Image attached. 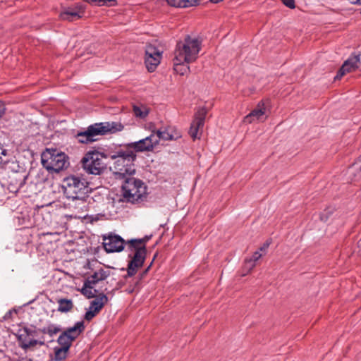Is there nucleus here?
I'll return each mask as SVG.
<instances>
[{
	"instance_id": "37998d69",
	"label": "nucleus",
	"mask_w": 361,
	"mask_h": 361,
	"mask_svg": "<svg viewBox=\"0 0 361 361\" xmlns=\"http://www.w3.org/2000/svg\"><path fill=\"white\" fill-rule=\"evenodd\" d=\"M102 0H89V4H97L98 6H101Z\"/></svg>"
},
{
	"instance_id": "7c9ffc66",
	"label": "nucleus",
	"mask_w": 361,
	"mask_h": 361,
	"mask_svg": "<svg viewBox=\"0 0 361 361\" xmlns=\"http://www.w3.org/2000/svg\"><path fill=\"white\" fill-rule=\"evenodd\" d=\"M262 257V254L259 251L253 253L250 259L245 260V265L247 266L249 270L252 269L255 266V262Z\"/></svg>"
},
{
	"instance_id": "c756f323",
	"label": "nucleus",
	"mask_w": 361,
	"mask_h": 361,
	"mask_svg": "<svg viewBox=\"0 0 361 361\" xmlns=\"http://www.w3.org/2000/svg\"><path fill=\"white\" fill-rule=\"evenodd\" d=\"M94 286H90V287L86 286L85 281H84L83 287L81 289L82 293L85 295L87 298H97V293L98 292L97 290L94 289Z\"/></svg>"
},
{
	"instance_id": "aec40b11",
	"label": "nucleus",
	"mask_w": 361,
	"mask_h": 361,
	"mask_svg": "<svg viewBox=\"0 0 361 361\" xmlns=\"http://www.w3.org/2000/svg\"><path fill=\"white\" fill-rule=\"evenodd\" d=\"M89 197L87 195H78L75 198H69L72 200L69 204L77 209L78 212H83L87 207V200Z\"/></svg>"
},
{
	"instance_id": "79ce46f5",
	"label": "nucleus",
	"mask_w": 361,
	"mask_h": 361,
	"mask_svg": "<svg viewBox=\"0 0 361 361\" xmlns=\"http://www.w3.org/2000/svg\"><path fill=\"white\" fill-rule=\"evenodd\" d=\"M5 106L4 104H0V118L3 116V115L5 114Z\"/></svg>"
},
{
	"instance_id": "58836bf2",
	"label": "nucleus",
	"mask_w": 361,
	"mask_h": 361,
	"mask_svg": "<svg viewBox=\"0 0 361 361\" xmlns=\"http://www.w3.org/2000/svg\"><path fill=\"white\" fill-rule=\"evenodd\" d=\"M331 213V211L330 212H324L320 214V219L323 221H326L329 218V214Z\"/></svg>"
},
{
	"instance_id": "c85d7f7f",
	"label": "nucleus",
	"mask_w": 361,
	"mask_h": 361,
	"mask_svg": "<svg viewBox=\"0 0 361 361\" xmlns=\"http://www.w3.org/2000/svg\"><path fill=\"white\" fill-rule=\"evenodd\" d=\"M207 109L204 107L200 108L195 114L194 122L198 123V126H204Z\"/></svg>"
},
{
	"instance_id": "0eeeda50",
	"label": "nucleus",
	"mask_w": 361,
	"mask_h": 361,
	"mask_svg": "<svg viewBox=\"0 0 361 361\" xmlns=\"http://www.w3.org/2000/svg\"><path fill=\"white\" fill-rule=\"evenodd\" d=\"M124 126L120 122H101L89 126L87 129L90 137L97 135H106L122 131Z\"/></svg>"
},
{
	"instance_id": "f03ea898",
	"label": "nucleus",
	"mask_w": 361,
	"mask_h": 361,
	"mask_svg": "<svg viewBox=\"0 0 361 361\" xmlns=\"http://www.w3.org/2000/svg\"><path fill=\"white\" fill-rule=\"evenodd\" d=\"M121 179L122 195L125 202L135 204L147 201L149 194L147 186L142 180L133 177V175Z\"/></svg>"
},
{
	"instance_id": "6e6552de",
	"label": "nucleus",
	"mask_w": 361,
	"mask_h": 361,
	"mask_svg": "<svg viewBox=\"0 0 361 361\" xmlns=\"http://www.w3.org/2000/svg\"><path fill=\"white\" fill-rule=\"evenodd\" d=\"M85 326L83 321L77 322L72 327L63 331L57 339L61 347L70 349L73 342L85 331Z\"/></svg>"
},
{
	"instance_id": "ddd939ff",
	"label": "nucleus",
	"mask_w": 361,
	"mask_h": 361,
	"mask_svg": "<svg viewBox=\"0 0 361 361\" xmlns=\"http://www.w3.org/2000/svg\"><path fill=\"white\" fill-rule=\"evenodd\" d=\"M108 156L111 159H123L127 162H135L137 159V154L131 147H128V143L119 147L114 152L109 154Z\"/></svg>"
},
{
	"instance_id": "9b49d317",
	"label": "nucleus",
	"mask_w": 361,
	"mask_h": 361,
	"mask_svg": "<svg viewBox=\"0 0 361 361\" xmlns=\"http://www.w3.org/2000/svg\"><path fill=\"white\" fill-rule=\"evenodd\" d=\"M161 52L155 47L149 45L145 51V63L149 72H153L160 63Z\"/></svg>"
},
{
	"instance_id": "393cba45",
	"label": "nucleus",
	"mask_w": 361,
	"mask_h": 361,
	"mask_svg": "<svg viewBox=\"0 0 361 361\" xmlns=\"http://www.w3.org/2000/svg\"><path fill=\"white\" fill-rule=\"evenodd\" d=\"M58 311L61 312H68L73 307V303L71 299L61 298L58 300Z\"/></svg>"
},
{
	"instance_id": "6e6d98bb",
	"label": "nucleus",
	"mask_w": 361,
	"mask_h": 361,
	"mask_svg": "<svg viewBox=\"0 0 361 361\" xmlns=\"http://www.w3.org/2000/svg\"><path fill=\"white\" fill-rule=\"evenodd\" d=\"M200 1V0H198V2Z\"/></svg>"
},
{
	"instance_id": "f3484780",
	"label": "nucleus",
	"mask_w": 361,
	"mask_h": 361,
	"mask_svg": "<svg viewBox=\"0 0 361 361\" xmlns=\"http://www.w3.org/2000/svg\"><path fill=\"white\" fill-rule=\"evenodd\" d=\"M9 179V188L11 191L16 192L25 185L27 176L18 173H15L13 176H10Z\"/></svg>"
},
{
	"instance_id": "a19ab883",
	"label": "nucleus",
	"mask_w": 361,
	"mask_h": 361,
	"mask_svg": "<svg viewBox=\"0 0 361 361\" xmlns=\"http://www.w3.org/2000/svg\"><path fill=\"white\" fill-rule=\"evenodd\" d=\"M151 236L145 235L142 238H138V241L140 243V244L145 245L146 243L150 239Z\"/></svg>"
},
{
	"instance_id": "bb28decb",
	"label": "nucleus",
	"mask_w": 361,
	"mask_h": 361,
	"mask_svg": "<svg viewBox=\"0 0 361 361\" xmlns=\"http://www.w3.org/2000/svg\"><path fill=\"white\" fill-rule=\"evenodd\" d=\"M54 360L63 361L66 359L69 350L66 349L62 347H55L54 348Z\"/></svg>"
},
{
	"instance_id": "5fc2aeb1",
	"label": "nucleus",
	"mask_w": 361,
	"mask_h": 361,
	"mask_svg": "<svg viewBox=\"0 0 361 361\" xmlns=\"http://www.w3.org/2000/svg\"><path fill=\"white\" fill-rule=\"evenodd\" d=\"M155 259V257H153V259H152V262H154Z\"/></svg>"
},
{
	"instance_id": "dca6fc26",
	"label": "nucleus",
	"mask_w": 361,
	"mask_h": 361,
	"mask_svg": "<svg viewBox=\"0 0 361 361\" xmlns=\"http://www.w3.org/2000/svg\"><path fill=\"white\" fill-rule=\"evenodd\" d=\"M355 57L352 55L343 63L342 66L339 68L334 80H340L346 73L352 72L356 69H359V67L355 62Z\"/></svg>"
},
{
	"instance_id": "de8ad7c7",
	"label": "nucleus",
	"mask_w": 361,
	"mask_h": 361,
	"mask_svg": "<svg viewBox=\"0 0 361 361\" xmlns=\"http://www.w3.org/2000/svg\"><path fill=\"white\" fill-rule=\"evenodd\" d=\"M152 262H151V264L146 268V269L143 271V273L141 274V277L142 276H144L148 271L149 269H150V267L152 265Z\"/></svg>"
},
{
	"instance_id": "6ab92c4d",
	"label": "nucleus",
	"mask_w": 361,
	"mask_h": 361,
	"mask_svg": "<svg viewBox=\"0 0 361 361\" xmlns=\"http://www.w3.org/2000/svg\"><path fill=\"white\" fill-rule=\"evenodd\" d=\"M108 298L104 293L99 294L97 298L90 302V309L98 314L104 305L107 302Z\"/></svg>"
},
{
	"instance_id": "603ef678",
	"label": "nucleus",
	"mask_w": 361,
	"mask_h": 361,
	"mask_svg": "<svg viewBox=\"0 0 361 361\" xmlns=\"http://www.w3.org/2000/svg\"><path fill=\"white\" fill-rule=\"evenodd\" d=\"M155 259V257H153V259H152V262H154Z\"/></svg>"
},
{
	"instance_id": "a211bd4d",
	"label": "nucleus",
	"mask_w": 361,
	"mask_h": 361,
	"mask_svg": "<svg viewBox=\"0 0 361 361\" xmlns=\"http://www.w3.org/2000/svg\"><path fill=\"white\" fill-rule=\"evenodd\" d=\"M265 114V108L264 104L261 105L259 103L257 108L253 109L248 115L244 118V121L251 123L255 120H259Z\"/></svg>"
},
{
	"instance_id": "a878e982",
	"label": "nucleus",
	"mask_w": 361,
	"mask_h": 361,
	"mask_svg": "<svg viewBox=\"0 0 361 361\" xmlns=\"http://www.w3.org/2000/svg\"><path fill=\"white\" fill-rule=\"evenodd\" d=\"M75 137L78 140V142L82 144H88L96 140L95 138L90 137L87 129L78 132Z\"/></svg>"
},
{
	"instance_id": "7ed1b4c3",
	"label": "nucleus",
	"mask_w": 361,
	"mask_h": 361,
	"mask_svg": "<svg viewBox=\"0 0 361 361\" xmlns=\"http://www.w3.org/2000/svg\"><path fill=\"white\" fill-rule=\"evenodd\" d=\"M41 161L49 172L59 173L69 166L68 156L56 148H47L42 153Z\"/></svg>"
},
{
	"instance_id": "09e8293b",
	"label": "nucleus",
	"mask_w": 361,
	"mask_h": 361,
	"mask_svg": "<svg viewBox=\"0 0 361 361\" xmlns=\"http://www.w3.org/2000/svg\"><path fill=\"white\" fill-rule=\"evenodd\" d=\"M11 314V311H9V312H8L6 314L5 317H9Z\"/></svg>"
},
{
	"instance_id": "423d86ee",
	"label": "nucleus",
	"mask_w": 361,
	"mask_h": 361,
	"mask_svg": "<svg viewBox=\"0 0 361 361\" xmlns=\"http://www.w3.org/2000/svg\"><path fill=\"white\" fill-rule=\"evenodd\" d=\"M63 194L67 198H75L78 195H87L90 191L88 182L76 176H69L63 180Z\"/></svg>"
},
{
	"instance_id": "864d4df0",
	"label": "nucleus",
	"mask_w": 361,
	"mask_h": 361,
	"mask_svg": "<svg viewBox=\"0 0 361 361\" xmlns=\"http://www.w3.org/2000/svg\"><path fill=\"white\" fill-rule=\"evenodd\" d=\"M155 259V257H153V259H152V262H154Z\"/></svg>"
},
{
	"instance_id": "1a4fd4ad",
	"label": "nucleus",
	"mask_w": 361,
	"mask_h": 361,
	"mask_svg": "<svg viewBox=\"0 0 361 361\" xmlns=\"http://www.w3.org/2000/svg\"><path fill=\"white\" fill-rule=\"evenodd\" d=\"M126 241L120 235L109 233L103 237V247L108 253L119 252L124 249Z\"/></svg>"
},
{
	"instance_id": "cd10ccee",
	"label": "nucleus",
	"mask_w": 361,
	"mask_h": 361,
	"mask_svg": "<svg viewBox=\"0 0 361 361\" xmlns=\"http://www.w3.org/2000/svg\"><path fill=\"white\" fill-rule=\"evenodd\" d=\"M133 111L136 117L140 118H145L149 114L148 109L145 106H137L134 105L133 107Z\"/></svg>"
},
{
	"instance_id": "20e7f679",
	"label": "nucleus",
	"mask_w": 361,
	"mask_h": 361,
	"mask_svg": "<svg viewBox=\"0 0 361 361\" xmlns=\"http://www.w3.org/2000/svg\"><path fill=\"white\" fill-rule=\"evenodd\" d=\"M108 154L100 152L98 150H90L87 152L81 159L82 169L89 174L100 175L106 169V164L103 158H108Z\"/></svg>"
},
{
	"instance_id": "a18cd8bd",
	"label": "nucleus",
	"mask_w": 361,
	"mask_h": 361,
	"mask_svg": "<svg viewBox=\"0 0 361 361\" xmlns=\"http://www.w3.org/2000/svg\"><path fill=\"white\" fill-rule=\"evenodd\" d=\"M152 262H151V264L146 268V269L143 271V273L141 274V277L142 276H144L148 271L149 269H150V267L152 265Z\"/></svg>"
},
{
	"instance_id": "c03bdc74",
	"label": "nucleus",
	"mask_w": 361,
	"mask_h": 361,
	"mask_svg": "<svg viewBox=\"0 0 361 361\" xmlns=\"http://www.w3.org/2000/svg\"><path fill=\"white\" fill-rule=\"evenodd\" d=\"M39 331L44 334H47V327H44L39 329Z\"/></svg>"
},
{
	"instance_id": "4be33fe9",
	"label": "nucleus",
	"mask_w": 361,
	"mask_h": 361,
	"mask_svg": "<svg viewBox=\"0 0 361 361\" xmlns=\"http://www.w3.org/2000/svg\"><path fill=\"white\" fill-rule=\"evenodd\" d=\"M18 341L20 342H21L20 346L23 349H27V348H29L30 347L35 346L37 344L39 345H44L45 344L44 341H38V340H35V339H28V338H26L24 336L23 333H20V334H18Z\"/></svg>"
},
{
	"instance_id": "72a5a7b5",
	"label": "nucleus",
	"mask_w": 361,
	"mask_h": 361,
	"mask_svg": "<svg viewBox=\"0 0 361 361\" xmlns=\"http://www.w3.org/2000/svg\"><path fill=\"white\" fill-rule=\"evenodd\" d=\"M20 333H23L26 338H28V337L30 336H36V331L34 329L29 327H24L23 329H20L18 331V334H20Z\"/></svg>"
},
{
	"instance_id": "49530a36",
	"label": "nucleus",
	"mask_w": 361,
	"mask_h": 361,
	"mask_svg": "<svg viewBox=\"0 0 361 361\" xmlns=\"http://www.w3.org/2000/svg\"><path fill=\"white\" fill-rule=\"evenodd\" d=\"M152 262H151V264L146 268V269L143 271V273L141 274V277L142 276H144L148 271L149 269H150V267L152 265Z\"/></svg>"
},
{
	"instance_id": "2f4dec72",
	"label": "nucleus",
	"mask_w": 361,
	"mask_h": 361,
	"mask_svg": "<svg viewBox=\"0 0 361 361\" xmlns=\"http://www.w3.org/2000/svg\"><path fill=\"white\" fill-rule=\"evenodd\" d=\"M203 127V126H198V123L192 121L191 123L189 134L191 137L195 140L197 137V133L200 128Z\"/></svg>"
},
{
	"instance_id": "412c9836",
	"label": "nucleus",
	"mask_w": 361,
	"mask_h": 361,
	"mask_svg": "<svg viewBox=\"0 0 361 361\" xmlns=\"http://www.w3.org/2000/svg\"><path fill=\"white\" fill-rule=\"evenodd\" d=\"M348 173L355 181L361 178V155L348 169Z\"/></svg>"
},
{
	"instance_id": "4c0bfd02",
	"label": "nucleus",
	"mask_w": 361,
	"mask_h": 361,
	"mask_svg": "<svg viewBox=\"0 0 361 361\" xmlns=\"http://www.w3.org/2000/svg\"><path fill=\"white\" fill-rule=\"evenodd\" d=\"M353 56L355 57L356 60V63L359 67V69L361 70V52L359 54H353Z\"/></svg>"
},
{
	"instance_id": "473e14b6",
	"label": "nucleus",
	"mask_w": 361,
	"mask_h": 361,
	"mask_svg": "<svg viewBox=\"0 0 361 361\" xmlns=\"http://www.w3.org/2000/svg\"><path fill=\"white\" fill-rule=\"evenodd\" d=\"M47 327V334L50 337L54 336L55 334H58L59 332H60L61 331V329L59 326H56L53 324H49Z\"/></svg>"
},
{
	"instance_id": "f8f14e48",
	"label": "nucleus",
	"mask_w": 361,
	"mask_h": 361,
	"mask_svg": "<svg viewBox=\"0 0 361 361\" xmlns=\"http://www.w3.org/2000/svg\"><path fill=\"white\" fill-rule=\"evenodd\" d=\"M158 144V140L154 139V134L152 133L149 136L136 142L128 143V147L136 152L145 151H151L154 147Z\"/></svg>"
},
{
	"instance_id": "4468645a",
	"label": "nucleus",
	"mask_w": 361,
	"mask_h": 361,
	"mask_svg": "<svg viewBox=\"0 0 361 361\" xmlns=\"http://www.w3.org/2000/svg\"><path fill=\"white\" fill-rule=\"evenodd\" d=\"M152 133L156 134L157 136L154 137V139H157L158 142L160 140L164 141L174 140L181 137L180 133L177 132L172 126L165 127L157 130L156 132L153 131Z\"/></svg>"
},
{
	"instance_id": "b1692460",
	"label": "nucleus",
	"mask_w": 361,
	"mask_h": 361,
	"mask_svg": "<svg viewBox=\"0 0 361 361\" xmlns=\"http://www.w3.org/2000/svg\"><path fill=\"white\" fill-rule=\"evenodd\" d=\"M169 5L176 8H187L198 4V0H166Z\"/></svg>"
},
{
	"instance_id": "5701e85b",
	"label": "nucleus",
	"mask_w": 361,
	"mask_h": 361,
	"mask_svg": "<svg viewBox=\"0 0 361 361\" xmlns=\"http://www.w3.org/2000/svg\"><path fill=\"white\" fill-rule=\"evenodd\" d=\"M60 17L64 20L73 21L82 18V15L76 8H68L61 13Z\"/></svg>"
},
{
	"instance_id": "8fccbe9b",
	"label": "nucleus",
	"mask_w": 361,
	"mask_h": 361,
	"mask_svg": "<svg viewBox=\"0 0 361 361\" xmlns=\"http://www.w3.org/2000/svg\"><path fill=\"white\" fill-rule=\"evenodd\" d=\"M357 245L358 247L361 249V238L359 240V241L357 242Z\"/></svg>"
},
{
	"instance_id": "2eb2a0df",
	"label": "nucleus",
	"mask_w": 361,
	"mask_h": 361,
	"mask_svg": "<svg viewBox=\"0 0 361 361\" xmlns=\"http://www.w3.org/2000/svg\"><path fill=\"white\" fill-rule=\"evenodd\" d=\"M109 276L110 271L99 267L85 279L86 286L90 287V286H94L98 282L105 280Z\"/></svg>"
},
{
	"instance_id": "e433bc0d",
	"label": "nucleus",
	"mask_w": 361,
	"mask_h": 361,
	"mask_svg": "<svg viewBox=\"0 0 361 361\" xmlns=\"http://www.w3.org/2000/svg\"><path fill=\"white\" fill-rule=\"evenodd\" d=\"M117 4L116 0H102L101 6H114Z\"/></svg>"
},
{
	"instance_id": "3c124183",
	"label": "nucleus",
	"mask_w": 361,
	"mask_h": 361,
	"mask_svg": "<svg viewBox=\"0 0 361 361\" xmlns=\"http://www.w3.org/2000/svg\"><path fill=\"white\" fill-rule=\"evenodd\" d=\"M133 290H134V288H129L128 289V293H131L133 292Z\"/></svg>"
},
{
	"instance_id": "c9c22d12",
	"label": "nucleus",
	"mask_w": 361,
	"mask_h": 361,
	"mask_svg": "<svg viewBox=\"0 0 361 361\" xmlns=\"http://www.w3.org/2000/svg\"><path fill=\"white\" fill-rule=\"evenodd\" d=\"M282 3L289 8H295V0H281Z\"/></svg>"
},
{
	"instance_id": "ea45409f",
	"label": "nucleus",
	"mask_w": 361,
	"mask_h": 361,
	"mask_svg": "<svg viewBox=\"0 0 361 361\" xmlns=\"http://www.w3.org/2000/svg\"><path fill=\"white\" fill-rule=\"evenodd\" d=\"M270 244H271V241H269V240H267V241H266V242L262 245V246H261V247H260L259 250H260V251H264H264H266V250L268 249V247H269V246L270 245Z\"/></svg>"
},
{
	"instance_id": "9d476101",
	"label": "nucleus",
	"mask_w": 361,
	"mask_h": 361,
	"mask_svg": "<svg viewBox=\"0 0 361 361\" xmlns=\"http://www.w3.org/2000/svg\"><path fill=\"white\" fill-rule=\"evenodd\" d=\"M114 174L117 178L121 179L135 173V162H127L126 160L114 159Z\"/></svg>"
},
{
	"instance_id": "f257e3e1",
	"label": "nucleus",
	"mask_w": 361,
	"mask_h": 361,
	"mask_svg": "<svg viewBox=\"0 0 361 361\" xmlns=\"http://www.w3.org/2000/svg\"><path fill=\"white\" fill-rule=\"evenodd\" d=\"M201 49V42L197 38L185 36L183 42L176 44L173 61L174 71L181 75L189 71L188 63L195 61Z\"/></svg>"
},
{
	"instance_id": "f704fd0d",
	"label": "nucleus",
	"mask_w": 361,
	"mask_h": 361,
	"mask_svg": "<svg viewBox=\"0 0 361 361\" xmlns=\"http://www.w3.org/2000/svg\"><path fill=\"white\" fill-rule=\"evenodd\" d=\"M97 314L96 312H93V310H91L89 308V310L86 312L84 318L87 321H91Z\"/></svg>"
},
{
	"instance_id": "39448f33",
	"label": "nucleus",
	"mask_w": 361,
	"mask_h": 361,
	"mask_svg": "<svg viewBox=\"0 0 361 361\" xmlns=\"http://www.w3.org/2000/svg\"><path fill=\"white\" fill-rule=\"evenodd\" d=\"M125 244L128 245V250L135 251L132 259L128 264L126 278L134 276L137 269L142 267L146 258L147 249L146 245L140 244L137 238L127 240Z\"/></svg>"
}]
</instances>
